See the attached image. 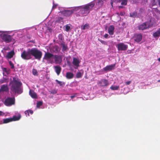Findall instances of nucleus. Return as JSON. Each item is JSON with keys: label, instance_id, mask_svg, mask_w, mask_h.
<instances>
[{"label": "nucleus", "instance_id": "obj_1", "mask_svg": "<svg viewBox=\"0 0 160 160\" xmlns=\"http://www.w3.org/2000/svg\"><path fill=\"white\" fill-rule=\"evenodd\" d=\"M95 4L93 2H91L84 5L77 7L76 9H79L80 10L79 13L83 16H86L91 10L94 7Z\"/></svg>", "mask_w": 160, "mask_h": 160}, {"label": "nucleus", "instance_id": "obj_2", "mask_svg": "<svg viewBox=\"0 0 160 160\" xmlns=\"http://www.w3.org/2000/svg\"><path fill=\"white\" fill-rule=\"evenodd\" d=\"M12 82V84L11 86L12 90L15 92L21 93V90L20 87L22 83L19 81V79L16 77H13V81Z\"/></svg>", "mask_w": 160, "mask_h": 160}, {"label": "nucleus", "instance_id": "obj_3", "mask_svg": "<svg viewBox=\"0 0 160 160\" xmlns=\"http://www.w3.org/2000/svg\"><path fill=\"white\" fill-rule=\"evenodd\" d=\"M30 55L33 56L36 59L40 58V51L35 48L29 49Z\"/></svg>", "mask_w": 160, "mask_h": 160}, {"label": "nucleus", "instance_id": "obj_4", "mask_svg": "<svg viewBox=\"0 0 160 160\" xmlns=\"http://www.w3.org/2000/svg\"><path fill=\"white\" fill-rule=\"evenodd\" d=\"M152 25L150 24V22H146L139 25L138 28L140 30H143L152 27Z\"/></svg>", "mask_w": 160, "mask_h": 160}, {"label": "nucleus", "instance_id": "obj_5", "mask_svg": "<svg viewBox=\"0 0 160 160\" xmlns=\"http://www.w3.org/2000/svg\"><path fill=\"white\" fill-rule=\"evenodd\" d=\"M0 36L2 40L6 43H9L12 41V37L10 35L5 34H1Z\"/></svg>", "mask_w": 160, "mask_h": 160}, {"label": "nucleus", "instance_id": "obj_6", "mask_svg": "<svg viewBox=\"0 0 160 160\" xmlns=\"http://www.w3.org/2000/svg\"><path fill=\"white\" fill-rule=\"evenodd\" d=\"M75 8L71 10H65L60 12L61 15L66 17L70 16L73 13V12L75 11Z\"/></svg>", "mask_w": 160, "mask_h": 160}, {"label": "nucleus", "instance_id": "obj_7", "mask_svg": "<svg viewBox=\"0 0 160 160\" xmlns=\"http://www.w3.org/2000/svg\"><path fill=\"white\" fill-rule=\"evenodd\" d=\"M21 57L22 59L25 60H28L32 58L29 50L27 52L24 51L21 54Z\"/></svg>", "mask_w": 160, "mask_h": 160}, {"label": "nucleus", "instance_id": "obj_8", "mask_svg": "<svg viewBox=\"0 0 160 160\" xmlns=\"http://www.w3.org/2000/svg\"><path fill=\"white\" fill-rule=\"evenodd\" d=\"M4 103L7 106H9L15 103L14 98H8L5 101Z\"/></svg>", "mask_w": 160, "mask_h": 160}, {"label": "nucleus", "instance_id": "obj_9", "mask_svg": "<svg viewBox=\"0 0 160 160\" xmlns=\"http://www.w3.org/2000/svg\"><path fill=\"white\" fill-rule=\"evenodd\" d=\"M116 47L118 48L119 51H125L127 49L128 46L122 42H121L118 44Z\"/></svg>", "mask_w": 160, "mask_h": 160}, {"label": "nucleus", "instance_id": "obj_10", "mask_svg": "<svg viewBox=\"0 0 160 160\" xmlns=\"http://www.w3.org/2000/svg\"><path fill=\"white\" fill-rule=\"evenodd\" d=\"M98 84L100 86L104 87L109 85L108 81L105 79H102L99 82Z\"/></svg>", "mask_w": 160, "mask_h": 160}, {"label": "nucleus", "instance_id": "obj_11", "mask_svg": "<svg viewBox=\"0 0 160 160\" xmlns=\"http://www.w3.org/2000/svg\"><path fill=\"white\" fill-rule=\"evenodd\" d=\"M54 58L56 64H60L62 62V58L61 55H54Z\"/></svg>", "mask_w": 160, "mask_h": 160}, {"label": "nucleus", "instance_id": "obj_12", "mask_svg": "<svg viewBox=\"0 0 160 160\" xmlns=\"http://www.w3.org/2000/svg\"><path fill=\"white\" fill-rule=\"evenodd\" d=\"M116 66V63L109 65H108L103 68V70L105 71H108L113 70L115 69Z\"/></svg>", "mask_w": 160, "mask_h": 160}, {"label": "nucleus", "instance_id": "obj_13", "mask_svg": "<svg viewBox=\"0 0 160 160\" xmlns=\"http://www.w3.org/2000/svg\"><path fill=\"white\" fill-rule=\"evenodd\" d=\"M142 36L140 34H135L134 36L135 41L137 42H140L142 39Z\"/></svg>", "mask_w": 160, "mask_h": 160}, {"label": "nucleus", "instance_id": "obj_14", "mask_svg": "<svg viewBox=\"0 0 160 160\" xmlns=\"http://www.w3.org/2000/svg\"><path fill=\"white\" fill-rule=\"evenodd\" d=\"M80 63V61H79L78 59L75 58H73L72 63L75 66H76L77 68L79 66Z\"/></svg>", "mask_w": 160, "mask_h": 160}, {"label": "nucleus", "instance_id": "obj_15", "mask_svg": "<svg viewBox=\"0 0 160 160\" xmlns=\"http://www.w3.org/2000/svg\"><path fill=\"white\" fill-rule=\"evenodd\" d=\"M8 91V88L7 84H3L1 86L0 92H7Z\"/></svg>", "mask_w": 160, "mask_h": 160}, {"label": "nucleus", "instance_id": "obj_16", "mask_svg": "<svg viewBox=\"0 0 160 160\" xmlns=\"http://www.w3.org/2000/svg\"><path fill=\"white\" fill-rule=\"evenodd\" d=\"M114 27L113 25H110L108 28V32L109 34L112 35L114 33Z\"/></svg>", "mask_w": 160, "mask_h": 160}, {"label": "nucleus", "instance_id": "obj_17", "mask_svg": "<svg viewBox=\"0 0 160 160\" xmlns=\"http://www.w3.org/2000/svg\"><path fill=\"white\" fill-rule=\"evenodd\" d=\"M54 69L57 74L59 75L62 70L61 68L59 66H57L54 67Z\"/></svg>", "mask_w": 160, "mask_h": 160}, {"label": "nucleus", "instance_id": "obj_18", "mask_svg": "<svg viewBox=\"0 0 160 160\" xmlns=\"http://www.w3.org/2000/svg\"><path fill=\"white\" fill-rule=\"evenodd\" d=\"M74 75L72 72H68L66 73V77L68 79H71L73 78Z\"/></svg>", "mask_w": 160, "mask_h": 160}, {"label": "nucleus", "instance_id": "obj_19", "mask_svg": "<svg viewBox=\"0 0 160 160\" xmlns=\"http://www.w3.org/2000/svg\"><path fill=\"white\" fill-rule=\"evenodd\" d=\"M14 54V51L12 50L8 53L6 57L8 58H12Z\"/></svg>", "mask_w": 160, "mask_h": 160}, {"label": "nucleus", "instance_id": "obj_20", "mask_svg": "<svg viewBox=\"0 0 160 160\" xmlns=\"http://www.w3.org/2000/svg\"><path fill=\"white\" fill-rule=\"evenodd\" d=\"M54 55L49 52L46 53L45 55V58L46 59H48L51 58L53 56L54 57Z\"/></svg>", "mask_w": 160, "mask_h": 160}, {"label": "nucleus", "instance_id": "obj_21", "mask_svg": "<svg viewBox=\"0 0 160 160\" xmlns=\"http://www.w3.org/2000/svg\"><path fill=\"white\" fill-rule=\"evenodd\" d=\"M153 36L154 38H158L160 36V28L153 33Z\"/></svg>", "mask_w": 160, "mask_h": 160}, {"label": "nucleus", "instance_id": "obj_22", "mask_svg": "<svg viewBox=\"0 0 160 160\" xmlns=\"http://www.w3.org/2000/svg\"><path fill=\"white\" fill-rule=\"evenodd\" d=\"M29 93L30 95L32 98H37L36 94L33 91L30 90Z\"/></svg>", "mask_w": 160, "mask_h": 160}, {"label": "nucleus", "instance_id": "obj_23", "mask_svg": "<svg viewBox=\"0 0 160 160\" xmlns=\"http://www.w3.org/2000/svg\"><path fill=\"white\" fill-rule=\"evenodd\" d=\"M8 82V78L3 77V78L0 79V84H2L4 83H7Z\"/></svg>", "mask_w": 160, "mask_h": 160}, {"label": "nucleus", "instance_id": "obj_24", "mask_svg": "<svg viewBox=\"0 0 160 160\" xmlns=\"http://www.w3.org/2000/svg\"><path fill=\"white\" fill-rule=\"evenodd\" d=\"M12 118H7L3 119V123H6L12 121Z\"/></svg>", "mask_w": 160, "mask_h": 160}, {"label": "nucleus", "instance_id": "obj_25", "mask_svg": "<svg viewBox=\"0 0 160 160\" xmlns=\"http://www.w3.org/2000/svg\"><path fill=\"white\" fill-rule=\"evenodd\" d=\"M21 118V116L20 115H19L18 116H14L13 118H12V121H17L18 120L20 119Z\"/></svg>", "mask_w": 160, "mask_h": 160}, {"label": "nucleus", "instance_id": "obj_26", "mask_svg": "<svg viewBox=\"0 0 160 160\" xmlns=\"http://www.w3.org/2000/svg\"><path fill=\"white\" fill-rule=\"evenodd\" d=\"M53 51L55 53L58 52V47L57 45H55L53 47Z\"/></svg>", "mask_w": 160, "mask_h": 160}, {"label": "nucleus", "instance_id": "obj_27", "mask_svg": "<svg viewBox=\"0 0 160 160\" xmlns=\"http://www.w3.org/2000/svg\"><path fill=\"white\" fill-rule=\"evenodd\" d=\"M119 88V86H115L112 85L110 87V88L112 90H118Z\"/></svg>", "mask_w": 160, "mask_h": 160}, {"label": "nucleus", "instance_id": "obj_28", "mask_svg": "<svg viewBox=\"0 0 160 160\" xmlns=\"http://www.w3.org/2000/svg\"><path fill=\"white\" fill-rule=\"evenodd\" d=\"M89 28V26L88 24H85L84 26H81V28L83 30L88 29Z\"/></svg>", "mask_w": 160, "mask_h": 160}, {"label": "nucleus", "instance_id": "obj_29", "mask_svg": "<svg viewBox=\"0 0 160 160\" xmlns=\"http://www.w3.org/2000/svg\"><path fill=\"white\" fill-rule=\"evenodd\" d=\"M61 45L62 47V50L63 51H66L68 48L67 46L63 43H61Z\"/></svg>", "mask_w": 160, "mask_h": 160}, {"label": "nucleus", "instance_id": "obj_30", "mask_svg": "<svg viewBox=\"0 0 160 160\" xmlns=\"http://www.w3.org/2000/svg\"><path fill=\"white\" fill-rule=\"evenodd\" d=\"M159 0H152V4L153 6L157 5L158 3H159Z\"/></svg>", "mask_w": 160, "mask_h": 160}, {"label": "nucleus", "instance_id": "obj_31", "mask_svg": "<svg viewBox=\"0 0 160 160\" xmlns=\"http://www.w3.org/2000/svg\"><path fill=\"white\" fill-rule=\"evenodd\" d=\"M130 16L132 18H135L137 16V13L136 12H133L131 13L130 14Z\"/></svg>", "mask_w": 160, "mask_h": 160}, {"label": "nucleus", "instance_id": "obj_32", "mask_svg": "<svg viewBox=\"0 0 160 160\" xmlns=\"http://www.w3.org/2000/svg\"><path fill=\"white\" fill-rule=\"evenodd\" d=\"M65 27V30L66 32H68L71 29V28L70 26H69L68 24H67L66 25Z\"/></svg>", "mask_w": 160, "mask_h": 160}, {"label": "nucleus", "instance_id": "obj_33", "mask_svg": "<svg viewBox=\"0 0 160 160\" xmlns=\"http://www.w3.org/2000/svg\"><path fill=\"white\" fill-rule=\"evenodd\" d=\"M82 75V73L80 72H78L76 74V76L77 78H81Z\"/></svg>", "mask_w": 160, "mask_h": 160}, {"label": "nucleus", "instance_id": "obj_34", "mask_svg": "<svg viewBox=\"0 0 160 160\" xmlns=\"http://www.w3.org/2000/svg\"><path fill=\"white\" fill-rule=\"evenodd\" d=\"M58 39L61 41H63L64 38L62 34H59L58 36Z\"/></svg>", "mask_w": 160, "mask_h": 160}, {"label": "nucleus", "instance_id": "obj_35", "mask_svg": "<svg viewBox=\"0 0 160 160\" xmlns=\"http://www.w3.org/2000/svg\"><path fill=\"white\" fill-rule=\"evenodd\" d=\"M63 18L61 17H59L58 18L57 20L56 21L57 22H62L63 21Z\"/></svg>", "mask_w": 160, "mask_h": 160}, {"label": "nucleus", "instance_id": "obj_36", "mask_svg": "<svg viewBox=\"0 0 160 160\" xmlns=\"http://www.w3.org/2000/svg\"><path fill=\"white\" fill-rule=\"evenodd\" d=\"M56 81L57 82V83L59 84L60 86H62L63 84H64V82H62L61 81H58V80H56Z\"/></svg>", "mask_w": 160, "mask_h": 160}, {"label": "nucleus", "instance_id": "obj_37", "mask_svg": "<svg viewBox=\"0 0 160 160\" xmlns=\"http://www.w3.org/2000/svg\"><path fill=\"white\" fill-rule=\"evenodd\" d=\"M127 0H122L121 4L122 5H126L127 4Z\"/></svg>", "mask_w": 160, "mask_h": 160}, {"label": "nucleus", "instance_id": "obj_38", "mask_svg": "<svg viewBox=\"0 0 160 160\" xmlns=\"http://www.w3.org/2000/svg\"><path fill=\"white\" fill-rule=\"evenodd\" d=\"M98 40H99L100 42H101L103 44H104V45H107V42L104 41L100 40L99 38L98 39Z\"/></svg>", "mask_w": 160, "mask_h": 160}, {"label": "nucleus", "instance_id": "obj_39", "mask_svg": "<svg viewBox=\"0 0 160 160\" xmlns=\"http://www.w3.org/2000/svg\"><path fill=\"white\" fill-rule=\"evenodd\" d=\"M51 93L55 94L57 92V91L56 89H52L50 91Z\"/></svg>", "mask_w": 160, "mask_h": 160}, {"label": "nucleus", "instance_id": "obj_40", "mask_svg": "<svg viewBox=\"0 0 160 160\" xmlns=\"http://www.w3.org/2000/svg\"><path fill=\"white\" fill-rule=\"evenodd\" d=\"M9 64L11 66V68L13 69L14 68V64L11 61L9 62Z\"/></svg>", "mask_w": 160, "mask_h": 160}, {"label": "nucleus", "instance_id": "obj_41", "mask_svg": "<svg viewBox=\"0 0 160 160\" xmlns=\"http://www.w3.org/2000/svg\"><path fill=\"white\" fill-rule=\"evenodd\" d=\"M37 71L35 69H33L32 70V73L33 75H36L37 74Z\"/></svg>", "mask_w": 160, "mask_h": 160}, {"label": "nucleus", "instance_id": "obj_42", "mask_svg": "<svg viewBox=\"0 0 160 160\" xmlns=\"http://www.w3.org/2000/svg\"><path fill=\"white\" fill-rule=\"evenodd\" d=\"M37 107L38 108H40V101L38 102L37 104Z\"/></svg>", "mask_w": 160, "mask_h": 160}, {"label": "nucleus", "instance_id": "obj_43", "mask_svg": "<svg viewBox=\"0 0 160 160\" xmlns=\"http://www.w3.org/2000/svg\"><path fill=\"white\" fill-rule=\"evenodd\" d=\"M57 5V4H54V3H53V6L52 7V9H54V8H56Z\"/></svg>", "mask_w": 160, "mask_h": 160}, {"label": "nucleus", "instance_id": "obj_44", "mask_svg": "<svg viewBox=\"0 0 160 160\" xmlns=\"http://www.w3.org/2000/svg\"><path fill=\"white\" fill-rule=\"evenodd\" d=\"M131 81H129L126 82H125V83H126V85H129L131 83Z\"/></svg>", "mask_w": 160, "mask_h": 160}, {"label": "nucleus", "instance_id": "obj_45", "mask_svg": "<svg viewBox=\"0 0 160 160\" xmlns=\"http://www.w3.org/2000/svg\"><path fill=\"white\" fill-rule=\"evenodd\" d=\"M2 69L3 71L5 72H7V69L6 68H2Z\"/></svg>", "mask_w": 160, "mask_h": 160}, {"label": "nucleus", "instance_id": "obj_46", "mask_svg": "<svg viewBox=\"0 0 160 160\" xmlns=\"http://www.w3.org/2000/svg\"><path fill=\"white\" fill-rule=\"evenodd\" d=\"M25 114L26 115V116H27V115H28V116H29V114L28 113V110L26 111L25 112Z\"/></svg>", "mask_w": 160, "mask_h": 160}, {"label": "nucleus", "instance_id": "obj_47", "mask_svg": "<svg viewBox=\"0 0 160 160\" xmlns=\"http://www.w3.org/2000/svg\"><path fill=\"white\" fill-rule=\"evenodd\" d=\"M5 113L1 111H0V116H4Z\"/></svg>", "mask_w": 160, "mask_h": 160}, {"label": "nucleus", "instance_id": "obj_48", "mask_svg": "<svg viewBox=\"0 0 160 160\" xmlns=\"http://www.w3.org/2000/svg\"><path fill=\"white\" fill-rule=\"evenodd\" d=\"M28 111L29 113H30L31 114H32L33 113V111L32 110H28Z\"/></svg>", "mask_w": 160, "mask_h": 160}, {"label": "nucleus", "instance_id": "obj_49", "mask_svg": "<svg viewBox=\"0 0 160 160\" xmlns=\"http://www.w3.org/2000/svg\"><path fill=\"white\" fill-rule=\"evenodd\" d=\"M108 36V34H105L104 35V37L105 38H107Z\"/></svg>", "mask_w": 160, "mask_h": 160}, {"label": "nucleus", "instance_id": "obj_50", "mask_svg": "<svg viewBox=\"0 0 160 160\" xmlns=\"http://www.w3.org/2000/svg\"><path fill=\"white\" fill-rule=\"evenodd\" d=\"M125 14V13H123L122 12H121L120 13V15H121V16H123L124 15V14Z\"/></svg>", "mask_w": 160, "mask_h": 160}, {"label": "nucleus", "instance_id": "obj_51", "mask_svg": "<svg viewBox=\"0 0 160 160\" xmlns=\"http://www.w3.org/2000/svg\"><path fill=\"white\" fill-rule=\"evenodd\" d=\"M75 96H76L75 95L71 96H70V97L72 99L73 98H74V97H75Z\"/></svg>", "mask_w": 160, "mask_h": 160}, {"label": "nucleus", "instance_id": "obj_52", "mask_svg": "<svg viewBox=\"0 0 160 160\" xmlns=\"http://www.w3.org/2000/svg\"><path fill=\"white\" fill-rule=\"evenodd\" d=\"M123 8V7L122 6H118V8Z\"/></svg>", "mask_w": 160, "mask_h": 160}, {"label": "nucleus", "instance_id": "obj_53", "mask_svg": "<svg viewBox=\"0 0 160 160\" xmlns=\"http://www.w3.org/2000/svg\"><path fill=\"white\" fill-rule=\"evenodd\" d=\"M158 5H159V7H160V0H159Z\"/></svg>", "mask_w": 160, "mask_h": 160}, {"label": "nucleus", "instance_id": "obj_54", "mask_svg": "<svg viewBox=\"0 0 160 160\" xmlns=\"http://www.w3.org/2000/svg\"><path fill=\"white\" fill-rule=\"evenodd\" d=\"M43 102L42 101H41V106Z\"/></svg>", "mask_w": 160, "mask_h": 160}, {"label": "nucleus", "instance_id": "obj_55", "mask_svg": "<svg viewBox=\"0 0 160 160\" xmlns=\"http://www.w3.org/2000/svg\"><path fill=\"white\" fill-rule=\"evenodd\" d=\"M158 60L160 62V57L158 59Z\"/></svg>", "mask_w": 160, "mask_h": 160}, {"label": "nucleus", "instance_id": "obj_56", "mask_svg": "<svg viewBox=\"0 0 160 160\" xmlns=\"http://www.w3.org/2000/svg\"><path fill=\"white\" fill-rule=\"evenodd\" d=\"M122 1V0H119V2H120V1Z\"/></svg>", "mask_w": 160, "mask_h": 160}, {"label": "nucleus", "instance_id": "obj_57", "mask_svg": "<svg viewBox=\"0 0 160 160\" xmlns=\"http://www.w3.org/2000/svg\"><path fill=\"white\" fill-rule=\"evenodd\" d=\"M40 53H41V55H42V52H40Z\"/></svg>", "mask_w": 160, "mask_h": 160}, {"label": "nucleus", "instance_id": "obj_58", "mask_svg": "<svg viewBox=\"0 0 160 160\" xmlns=\"http://www.w3.org/2000/svg\"><path fill=\"white\" fill-rule=\"evenodd\" d=\"M158 82H160V80H158Z\"/></svg>", "mask_w": 160, "mask_h": 160}]
</instances>
